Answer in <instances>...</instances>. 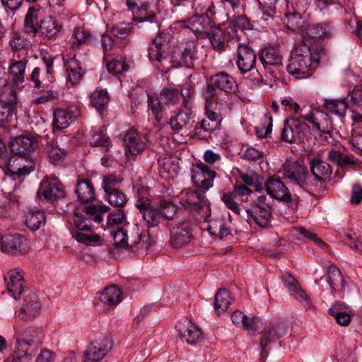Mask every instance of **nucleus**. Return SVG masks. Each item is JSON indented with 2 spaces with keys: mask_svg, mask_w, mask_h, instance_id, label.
<instances>
[{
  "mask_svg": "<svg viewBox=\"0 0 362 362\" xmlns=\"http://www.w3.org/2000/svg\"><path fill=\"white\" fill-rule=\"evenodd\" d=\"M325 49L322 46L311 47L309 40L301 41L291 52L288 72L296 78H307L317 66Z\"/></svg>",
  "mask_w": 362,
  "mask_h": 362,
  "instance_id": "obj_1",
  "label": "nucleus"
},
{
  "mask_svg": "<svg viewBox=\"0 0 362 362\" xmlns=\"http://www.w3.org/2000/svg\"><path fill=\"white\" fill-rule=\"evenodd\" d=\"M110 209L107 206L90 204L85 208L86 215L75 212L74 222L77 230L72 232L73 238L78 243L86 245L100 243L101 238L98 235H88L81 231H91L90 221H93L97 223H102L103 215Z\"/></svg>",
  "mask_w": 362,
  "mask_h": 362,
  "instance_id": "obj_2",
  "label": "nucleus"
},
{
  "mask_svg": "<svg viewBox=\"0 0 362 362\" xmlns=\"http://www.w3.org/2000/svg\"><path fill=\"white\" fill-rule=\"evenodd\" d=\"M238 90V84L234 78L228 74L221 71L212 75L207 80V85L202 91V95L206 101V106L209 108L216 101L219 92L235 93Z\"/></svg>",
  "mask_w": 362,
  "mask_h": 362,
  "instance_id": "obj_3",
  "label": "nucleus"
},
{
  "mask_svg": "<svg viewBox=\"0 0 362 362\" xmlns=\"http://www.w3.org/2000/svg\"><path fill=\"white\" fill-rule=\"evenodd\" d=\"M284 177L288 180L289 182L298 186L307 192L313 190V180L308 173L307 168L301 161H295L286 164L283 170Z\"/></svg>",
  "mask_w": 362,
  "mask_h": 362,
  "instance_id": "obj_4",
  "label": "nucleus"
},
{
  "mask_svg": "<svg viewBox=\"0 0 362 362\" xmlns=\"http://www.w3.org/2000/svg\"><path fill=\"white\" fill-rule=\"evenodd\" d=\"M171 35L160 33L153 40L148 49V59L163 65L171 53Z\"/></svg>",
  "mask_w": 362,
  "mask_h": 362,
  "instance_id": "obj_5",
  "label": "nucleus"
},
{
  "mask_svg": "<svg viewBox=\"0 0 362 362\" xmlns=\"http://www.w3.org/2000/svg\"><path fill=\"white\" fill-rule=\"evenodd\" d=\"M207 37L213 48L218 52L225 50L229 42H237L240 40L238 33L232 28H228L226 23L213 27L207 33Z\"/></svg>",
  "mask_w": 362,
  "mask_h": 362,
  "instance_id": "obj_6",
  "label": "nucleus"
},
{
  "mask_svg": "<svg viewBox=\"0 0 362 362\" xmlns=\"http://www.w3.org/2000/svg\"><path fill=\"white\" fill-rule=\"evenodd\" d=\"M309 7L308 0H291V6L285 13L284 23L288 30H298L303 24V16Z\"/></svg>",
  "mask_w": 362,
  "mask_h": 362,
  "instance_id": "obj_7",
  "label": "nucleus"
},
{
  "mask_svg": "<svg viewBox=\"0 0 362 362\" xmlns=\"http://www.w3.org/2000/svg\"><path fill=\"white\" fill-rule=\"evenodd\" d=\"M37 194H42L44 198L50 203L66 197L64 186L55 175L46 176L42 180Z\"/></svg>",
  "mask_w": 362,
  "mask_h": 362,
  "instance_id": "obj_8",
  "label": "nucleus"
},
{
  "mask_svg": "<svg viewBox=\"0 0 362 362\" xmlns=\"http://www.w3.org/2000/svg\"><path fill=\"white\" fill-rule=\"evenodd\" d=\"M9 148L13 155L28 158L38 146L36 136L27 134L16 136L9 142Z\"/></svg>",
  "mask_w": 362,
  "mask_h": 362,
  "instance_id": "obj_9",
  "label": "nucleus"
},
{
  "mask_svg": "<svg viewBox=\"0 0 362 362\" xmlns=\"http://www.w3.org/2000/svg\"><path fill=\"white\" fill-rule=\"evenodd\" d=\"M308 128L307 123L299 118L286 119L281 130V139L290 144L294 143L296 141L303 139Z\"/></svg>",
  "mask_w": 362,
  "mask_h": 362,
  "instance_id": "obj_10",
  "label": "nucleus"
},
{
  "mask_svg": "<svg viewBox=\"0 0 362 362\" xmlns=\"http://www.w3.org/2000/svg\"><path fill=\"white\" fill-rule=\"evenodd\" d=\"M191 173L194 185L204 191L208 190L213 186V181L216 174L215 171L202 163L193 165Z\"/></svg>",
  "mask_w": 362,
  "mask_h": 362,
  "instance_id": "obj_11",
  "label": "nucleus"
},
{
  "mask_svg": "<svg viewBox=\"0 0 362 362\" xmlns=\"http://www.w3.org/2000/svg\"><path fill=\"white\" fill-rule=\"evenodd\" d=\"M136 207L142 214L148 228L158 226L164 221L158 207L152 205L151 200L147 197H140L136 202Z\"/></svg>",
  "mask_w": 362,
  "mask_h": 362,
  "instance_id": "obj_12",
  "label": "nucleus"
},
{
  "mask_svg": "<svg viewBox=\"0 0 362 362\" xmlns=\"http://www.w3.org/2000/svg\"><path fill=\"white\" fill-rule=\"evenodd\" d=\"M181 204L191 210L202 211L205 214H207L209 210V202L204 194V190L200 189L185 190L181 199Z\"/></svg>",
  "mask_w": 362,
  "mask_h": 362,
  "instance_id": "obj_13",
  "label": "nucleus"
},
{
  "mask_svg": "<svg viewBox=\"0 0 362 362\" xmlns=\"http://www.w3.org/2000/svg\"><path fill=\"white\" fill-rule=\"evenodd\" d=\"M175 57L180 66L192 68L198 58L196 41L187 40L180 44Z\"/></svg>",
  "mask_w": 362,
  "mask_h": 362,
  "instance_id": "obj_14",
  "label": "nucleus"
},
{
  "mask_svg": "<svg viewBox=\"0 0 362 362\" xmlns=\"http://www.w3.org/2000/svg\"><path fill=\"white\" fill-rule=\"evenodd\" d=\"M28 62V52H23L21 55H12L8 67V76L15 85L24 82Z\"/></svg>",
  "mask_w": 362,
  "mask_h": 362,
  "instance_id": "obj_15",
  "label": "nucleus"
},
{
  "mask_svg": "<svg viewBox=\"0 0 362 362\" xmlns=\"http://www.w3.org/2000/svg\"><path fill=\"white\" fill-rule=\"evenodd\" d=\"M261 202V197H259L258 204L246 211L247 221L249 223L254 221L259 226L266 228L269 224L272 217V207L269 204H262Z\"/></svg>",
  "mask_w": 362,
  "mask_h": 362,
  "instance_id": "obj_16",
  "label": "nucleus"
},
{
  "mask_svg": "<svg viewBox=\"0 0 362 362\" xmlns=\"http://www.w3.org/2000/svg\"><path fill=\"white\" fill-rule=\"evenodd\" d=\"M112 341H90L84 351L83 362H98L112 349Z\"/></svg>",
  "mask_w": 362,
  "mask_h": 362,
  "instance_id": "obj_17",
  "label": "nucleus"
},
{
  "mask_svg": "<svg viewBox=\"0 0 362 362\" xmlns=\"http://www.w3.org/2000/svg\"><path fill=\"white\" fill-rule=\"evenodd\" d=\"M0 250L12 256L23 254V236L20 234H7L1 236Z\"/></svg>",
  "mask_w": 362,
  "mask_h": 362,
  "instance_id": "obj_18",
  "label": "nucleus"
},
{
  "mask_svg": "<svg viewBox=\"0 0 362 362\" xmlns=\"http://www.w3.org/2000/svg\"><path fill=\"white\" fill-rule=\"evenodd\" d=\"M41 310V303L37 296L30 293L24 298L23 304L18 313V317L25 321H30L39 315Z\"/></svg>",
  "mask_w": 362,
  "mask_h": 362,
  "instance_id": "obj_19",
  "label": "nucleus"
},
{
  "mask_svg": "<svg viewBox=\"0 0 362 362\" xmlns=\"http://www.w3.org/2000/svg\"><path fill=\"white\" fill-rule=\"evenodd\" d=\"M80 115L77 107H71L66 109L57 108L54 111L53 129H64L69 126Z\"/></svg>",
  "mask_w": 362,
  "mask_h": 362,
  "instance_id": "obj_20",
  "label": "nucleus"
},
{
  "mask_svg": "<svg viewBox=\"0 0 362 362\" xmlns=\"http://www.w3.org/2000/svg\"><path fill=\"white\" fill-rule=\"evenodd\" d=\"M22 158L23 157H21V158ZM21 160L22 161L23 159H16V161H18V167L9 169L6 177L3 180V182L4 184H9L10 182H15L14 189L18 187L23 181L25 176L30 174L35 168V164L33 161L28 160L27 158H25V160L28 164L22 165L20 163Z\"/></svg>",
  "mask_w": 362,
  "mask_h": 362,
  "instance_id": "obj_21",
  "label": "nucleus"
},
{
  "mask_svg": "<svg viewBox=\"0 0 362 362\" xmlns=\"http://www.w3.org/2000/svg\"><path fill=\"white\" fill-rule=\"evenodd\" d=\"M22 158L23 157H21V158ZM21 160L22 161L23 159H16V161H18V167L9 169L6 177L3 180V182L4 184H9L10 182H15L14 189L18 187L23 181L25 176L30 174L35 168V164L33 161L28 160L27 158H25V160L28 164L22 165L20 163Z\"/></svg>",
  "mask_w": 362,
  "mask_h": 362,
  "instance_id": "obj_22",
  "label": "nucleus"
},
{
  "mask_svg": "<svg viewBox=\"0 0 362 362\" xmlns=\"http://www.w3.org/2000/svg\"><path fill=\"white\" fill-rule=\"evenodd\" d=\"M265 188L271 197L285 202L291 201V194L285 184L279 178L270 177L265 182Z\"/></svg>",
  "mask_w": 362,
  "mask_h": 362,
  "instance_id": "obj_23",
  "label": "nucleus"
},
{
  "mask_svg": "<svg viewBox=\"0 0 362 362\" xmlns=\"http://www.w3.org/2000/svg\"><path fill=\"white\" fill-rule=\"evenodd\" d=\"M256 55L247 45L240 44L238 47L237 65L242 74L252 71L255 67Z\"/></svg>",
  "mask_w": 362,
  "mask_h": 362,
  "instance_id": "obj_24",
  "label": "nucleus"
},
{
  "mask_svg": "<svg viewBox=\"0 0 362 362\" xmlns=\"http://www.w3.org/2000/svg\"><path fill=\"white\" fill-rule=\"evenodd\" d=\"M310 168L313 177L312 178L310 176V180H313V183L315 185L313 187H317L318 183L322 184L328 180L332 173L329 164L317 158L310 161Z\"/></svg>",
  "mask_w": 362,
  "mask_h": 362,
  "instance_id": "obj_25",
  "label": "nucleus"
},
{
  "mask_svg": "<svg viewBox=\"0 0 362 362\" xmlns=\"http://www.w3.org/2000/svg\"><path fill=\"white\" fill-rule=\"evenodd\" d=\"M192 238L191 225L188 222H182L173 228L170 233V242L175 247H181L188 244Z\"/></svg>",
  "mask_w": 362,
  "mask_h": 362,
  "instance_id": "obj_26",
  "label": "nucleus"
},
{
  "mask_svg": "<svg viewBox=\"0 0 362 362\" xmlns=\"http://www.w3.org/2000/svg\"><path fill=\"white\" fill-rule=\"evenodd\" d=\"M215 24L214 20L207 14H195L188 20V28L199 36L206 35Z\"/></svg>",
  "mask_w": 362,
  "mask_h": 362,
  "instance_id": "obj_27",
  "label": "nucleus"
},
{
  "mask_svg": "<svg viewBox=\"0 0 362 362\" xmlns=\"http://www.w3.org/2000/svg\"><path fill=\"white\" fill-rule=\"evenodd\" d=\"M302 117L310 122L320 132L330 134L332 126L328 115L325 112L311 111Z\"/></svg>",
  "mask_w": 362,
  "mask_h": 362,
  "instance_id": "obj_28",
  "label": "nucleus"
},
{
  "mask_svg": "<svg viewBox=\"0 0 362 362\" xmlns=\"http://www.w3.org/2000/svg\"><path fill=\"white\" fill-rule=\"evenodd\" d=\"M98 300L107 310H111L122 301V291L115 285H110L100 293Z\"/></svg>",
  "mask_w": 362,
  "mask_h": 362,
  "instance_id": "obj_29",
  "label": "nucleus"
},
{
  "mask_svg": "<svg viewBox=\"0 0 362 362\" xmlns=\"http://www.w3.org/2000/svg\"><path fill=\"white\" fill-rule=\"evenodd\" d=\"M8 293L14 299L20 298L23 291V276L21 272L13 269L8 273V277L4 278Z\"/></svg>",
  "mask_w": 362,
  "mask_h": 362,
  "instance_id": "obj_30",
  "label": "nucleus"
},
{
  "mask_svg": "<svg viewBox=\"0 0 362 362\" xmlns=\"http://www.w3.org/2000/svg\"><path fill=\"white\" fill-rule=\"evenodd\" d=\"M64 66L66 71L67 81L75 85L78 83L85 73L81 62L76 59V56L64 60Z\"/></svg>",
  "mask_w": 362,
  "mask_h": 362,
  "instance_id": "obj_31",
  "label": "nucleus"
},
{
  "mask_svg": "<svg viewBox=\"0 0 362 362\" xmlns=\"http://www.w3.org/2000/svg\"><path fill=\"white\" fill-rule=\"evenodd\" d=\"M75 192L78 200L84 203L91 202L95 197L94 186L90 179L78 178Z\"/></svg>",
  "mask_w": 362,
  "mask_h": 362,
  "instance_id": "obj_32",
  "label": "nucleus"
},
{
  "mask_svg": "<svg viewBox=\"0 0 362 362\" xmlns=\"http://www.w3.org/2000/svg\"><path fill=\"white\" fill-rule=\"evenodd\" d=\"M124 144L127 148L126 153L129 152L132 155H136L144 151L146 148L145 142L141 139L137 132L129 129L124 135Z\"/></svg>",
  "mask_w": 362,
  "mask_h": 362,
  "instance_id": "obj_33",
  "label": "nucleus"
},
{
  "mask_svg": "<svg viewBox=\"0 0 362 362\" xmlns=\"http://www.w3.org/2000/svg\"><path fill=\"white\" fill-rule=\"evenodd\" d=\"M133 20L139 23L149 22L153 24L156 28L158 27L157 16L154 11L150 8V6L146 2H142L139 7L134 10Z\"/></svg>",
  "mask_w": 362,
  "mask_h": 362,
  "instance_id": "obj_34",
  "label": "nucleus"
},
{
  "mask_svg": "<svg viewBox=\"0 0 362 362\" xmlns=\"http://www.w3.org/2000/svg\"><path fill=\"white\" fill-rule=\"evenodd\" d=\"M35 354V350L31 348L29 341H16L13 354L10 356L14 357L18 362H30Z\"/></svg>",
  "mask_w": 362,
  "mask_h": 362,
  "instance_id": "obj_35",
  "label": "nucleus"
},
{
  "mask_svg": "<svg viewBox=\"0 0 362 362\" xmlns=\"http://www.w3.org/2000/svg\"><path fill=\"white\" fill-rule=\"evenodd\" d=\"M39 17V8L35 6H32L28 8L24 18V30L27 35L31 37H35L36 35L40 28Z\"/></svg>",
  "mask_w": 362,
  "mask_h": 362,
  "instance_id": "obj_36",
  "label": "nucleus"
},
{
  "mask_svg": "<svg viewBox=\"0 0 362 362\" xmlns=\"http://www.w3.org/2000/svg\"><path fill=\"white\" fill-rule=\"evenodd\" d=\"M322 106L329 113L343 118L346 116L349 103L344 98L340 99H324Z\"/></svg>",
  "mask_w": 362,
  "mask_h": 362,
  "instance_id": "obj_37",
  "label": "nucleus"
},
{
  "mask_svg": "<svg viewBox=\"0 0 362 362\" xmlns=\"http://www.w3.org/2000/svg\"><path fill=\"white\" fill-rule=\"evenodd\" d=\"M192 119L193 115L191 109H186V111H180L175 115L172 116L168 121V124L173 131L179 132L188 126Z\"/></svg>",
  "mask_w": 362,
  "mask_h": 362,
  "instance_id": "obj_38",
  "label": "nucleus"
},
{
  "mask_svg": "<svg viewBox=\"0 0 362 362\" xmlns=\"http://www.w3.org/2000/svg\"><path fill=\"white\" fill-rule=\"evenodd\" d=\"M259 59L265 69L282 65V57L274 47L264 48L259 54Z\"/></svg>",
  "mask_w": 362,
  "mask_h": 362,
  "instance_id": "obj_39",
  "label": "nucleus"
},
{
  "mask_svg": "<svg viewBox=\"0 0 362 362\" xmlns=\"http://www.w3.org/2000/svg\"><path fill=\"white\" fill-rule=\"evenodd\" d=\"M61 28L62 25L57 20L51 16H47L40 21L39 30L48 39H53L57 36Z\"/></svg>",
  "mask_w": 362,
  "mask_h": 362,
  "instance_id": "obj_40",
  "label": "nucleus"
},
{
  "mask_svg": "<svg viewBox=\"0 0 362 362\" xmlns=\"http://www.w3.org/2000/svg\"><path fill=\"white\" fill-rule=\"evenodd\" d=\"M288 331V325L283 321L271 324L263 331L264 339H278L284 337Z\"/></svg>",
  "mask_w": 362,
  "mask_h": 362,
  "instance_id": "obj_41",
  "label": "nucleus"
},
{
  "mask_svg": "<svg viewBox=\"0 0 362 362\" xmlns=\"http://www.w3.org/2000/svg\"><path fill=\"white\" fill-rule=\"evenodd\" d=\"M176 332L177 333V337L181 339L185 338L189 339H199L203 337V332L202 329L196 326L195 325H185L182 322H179L175 326Z\"/></svg>",
  "mask_w": 362,
  "mask_h": 362,
  "instance_id": "obj_42",
  "label": "nucleus"
},
{
  "mask_svg": "<svg viewBox=\"0 0 362 362\" xmlns=\"http://www.w3.org/2000/svg\"><path fill=\"white\" fill-rule=\"evenodd\" d=\"M307 37H304L302 41L305 40H309L311 47H315L316 46H321L317 44H312V41L315 39H320L329 37L330 35V30L328 25L323 24L312 25L309 26L307 30Z\"/></svg>",
  "mask_w": 362,
  "mask_h": 362,
  "instance_id": "obj_43",
  "label": "nucleus"
},
{
  "mask_svg": "<svg viewBox=\"0 0 362 362\" xmlns=\"http://www.w3.org/2000/svg\"><path fill=\"white\" fill-rule=\"evenodd\" d=\"M234 299L230 292L225 289H219L214 297V309L220 315L226 311L228 306L233 302Z\"/></svg>",
  "mask_w": 362,
  "mask_h": 362,
  "instance_id": "obj_44",
  "label": "nucleus"
},
{
  "mask_svg": "<svg viewBox=\"0 0 362 362\" xmlns=\"http://www.w3.org/2000/svg\"><path fill=\"white\" fill-rule=\"evenodd\" d=\"M327 282L330 287L334 291L343 290L345 281L340 270L334 265H331L327 269Z\"/></svg>",
  "mask_w": 362,
  "mask_h": 362,
  "instance_id": "obj_45",
  "label": "nucleus"
},
{
  "mask_svg": "<svg viewBox=\"0 0 362 362\" xmlns=\"http://www.w3.org/2000/svg\"><path fill=\"white\" fill-rule=\"evenodd\" d=\"M194 93V84L188 78L182 84L180 88V95L182 98V104L185 109L192 108Z\"/></svg>",
  "mask_w": 362,
  "mask_h": 362,
  "instance_id": "obj_46",
  "label": "nucleus"
},
{
  "mask_svg": "<svg viewBox=\"0 0 362 362\" xmlns=\"http://www.w3.org/2000/svg\"><path fill=\"white\" fill-rule=\"evenodd\" d=\"M45 223V216L43 211L40 210L28 211L26 215L25 225L30 230L32 231H35L38 230L42 224H44Z\"/></svg>",
  "mask_w": 362,
  "mask_h": 362,
  "instance_id": "obj_47",
  "label": "nucleus"
},
{
  "mask_svg": "<svg viewBox=\"0 0 362 362\" xmlns=\"http://www.w3.org/2000/svg\"><path fill=\"white\" fill-rule=\"evenodd\" d=\"M109 100V94L105 89L97 88L90 95V103L99 112H101L104 109Z\"/></svg>",
  "mask_w": 362,
  "mask_h": 362,
  "instance_id": "obj_48",
  "label": "nucleus"
},
{
  "mask_svg": "<svg viewBox=\"0 0 362 362\" xmlns=\"http://www.w3.org/2000/svg\"><path fill=\"white\" fill-rule=\"evenodd\" d=\"M206 117L202 119L201 122L206 130H208L209 135L211 132L219 128L222 117L221 115L216 112L211 111L207 108Z\"/></svg>",
  "mask_w": 362,
  "mask_h": 362,
  "instance_id": "obj_49",
  "label": "nucleus"
},
{
  "mask_svg": "<svg viewBox=\"0 0 362 362\" xmlns=\"http://www.w3.org/2000/svg\"><path fill=\"white\" fill-rule=\"evenodd\" d=\"M226 25L237 33L238 30L245 31L253 29L252 23L245 15L234 16L226 23Z\"/></svg>",
  "mask_w": 362,
  "mask_h": 362,
  "instance_id": "obj_50",
  "label": "nucleus"
},
{
  "mask_svg": "<svg viewBox=\"0 0 362 362\" xmlns=\"http://www.w3.org/2000/svg\"><path fill=\"white\" fill-rule=\"evenodd\" d=\"M160 98L166 105H177L180 102V91L177 88L168 86L160 93Z\"/></svg>",
  "mask_w": 362,
  "mask_h": 362,
  "instance_id": "obj_51",
  "label": "nucleus"
},
{
  "mask_svg": "<svg viewBox=\"0 0 362 362\" xmlns=\"http://www.w3.org/2000/svg\"><path fill=\"white\" fill-rule=\"evenodd\" d=\"M259 8L262 11L261 18L264 21H267L273 18L276 13V4L278 0H256Z\"/></svg>",
  "mask_w": 362,
  "mask_h": 362,
  "instance_id": "obj_52",
  "label": "nucleus"
},
{
  "mask_svg": "<svg viewBox=\"0 0 362 362\" xmlns=\"http://www.w3.org/2000/svg\"><path fill=\"white\" fill-rule=\"evenodd\" d=\"M115 247L117 249H127L129 247V233L127 230L119 228L111 231Z\"/></svg>",
  "mask_w": 362,
  "mask_h": 362,
  "instance_id": "obj_53",
  "label": "nucleus"
},
{
  "mask_svg": "<svg viewBox=\"0 0 362 362\" xmlns=\"http://www.w3.org/2000/svg\"><path fill=\"white\" fill-rule=\"evenodd\" d=\"M147 103L148 110L151 111L155 119L159 122L163 117V105L161 101L158 96L148 94Z\"/></svg>",
  "mask_w": 362,
  "mask_h": 362,
  "instance_id": "obj_54",
  "label": "nucleus"
},
{
  "mask_svg": "<svg viewBox=\"0 0 362 362\" xmlns=\"http://www.w3.org/2000/svg\"><path fill=\"white\" fill-rule=\"evenodd\" d=\"M163 220H173L176 214L177 206L167 200H160L157 206Z\"/></svg>",
  "mask_w": 362,
  "mask_h": 362,
  "instance_id": "obj_55",
  "label": "nucleus"
},
{
  "mask_svg": "<svg viewBox=\"0 0 362 362\" xmlns=\"http://www.w3.org/2000/svg\"><path fill=\"white\" fill-rule=\"evenodd\" d=\"M46 151L49 159L54 162L63 160L66 154V150L59 147L54 141L47 144Z\"/></svg>",
  "mask_w": 362,
  "mask_h": 362,
  "instance_id": "obj_56",
  "label": "nucleus"
},
{
  "mask_svg": "<svg viewBox=\"0 0 362 362\" xmlns=\"http://www.w3.org/2000/svg\"><path fill=\"white\" fill-rule=\"evenodd\" d=\"M42 69H45L46 73L42 76V81L52 82L54 80V57L49 54H45L42 58Z\"/></svg>",
  "mask_w": 362,
  "mask_h": 362,
  "instance_id": "obj_57",
  "label": "nucleus"
},
{
  "mask_svg": "<svg viewBox=\"0 0 362 362\" xmlns=\"http://www.w3.org/2000/svg\"><path fill=\"white\" fill-rule=\"evenodd\" d=\"M109 203L118 209L123 208L127 202V196L122 191L117 189L105 193Z\"/></svg>",
  "mask_w": 362,
  "mask_h": 362,
  "instance_id": "obj_58",
  "label": "nucleus"
},
{
  "mask_svg": "<svg viewBox=\"0 0 362 362\" xmlns=\"http://www.w3.org/2000/svg\"><path fill=\"white\" fill-rule=\"evenodd\" d=\"M256 134L258 137L265 138L267 137L271 132L272 129V117L269 114L267 113L262 119V124L255 127Z\"/></svg>",
  "mask_w": 362,
  "mask_h": 362,
  "instance_id": "obj_59",
  "label": "nucleus"
},
{
  "mask_svg": "<svg viewBox=\"0 0 362 362\" xmlns=\"http://www.w3.org/2000/svg\"><path fill=\"white\" fill-rule=\"evenodd\" d=\"M10 46L13 50V54L21 55L23 52H28V42L18 34H14L10 41Z\"/></svg>",
  "mask_w": 362,
  "mask_h": 362,
  "instance_id": "obj_60",
  "label": "nucleus"
},
{
  "mask_svg": "<svg viewBox=\"0 0 362 362\" xmlns=\"http://www.w3.org/2000/svg\"><path fill=\"white\" fill-rule=\"evenodd\" d=\"M91 146H102L105 151H108L110 146V138L102 131L93 133L90 139Z\"/></svg>",
  "mask_w": 362,
  "mask_h": 362,
  "instance_id": "obj_61",
  "label": "nucleus"
},
{
  "mask_svg": "<svg viewBox=\"0 0 362 362\" xmlns=\"http://www.w3.org/2000/svg\"><path fill=\"white\" fill-rule=\"evenodd\" d=\"M132 32V27L130 23L121 22L114 25L111 30L110 33L116 39H125Z\"/></svg>",
  "mask_w": 362,
  "mask_h": 362,
  "instance_id": "obj_62",
  "label": "nucleus"
},
{
  "mask_svg": "<svg viewBox=\"0 0 362 362\" xmlns=\"http://www.w3.org/2000/svg\"><path fill=\"white\" fill-rule=\"evenodd\" d=\"M336 308H330L328 310L329 315H332L337 322L341 326H347L351 320V310L346 311H336Z\"/></svg>",
  "mask_w": 362,
  "mask_h": 362,
  "instance_id": "obj_63",
  "label": "nucleus"
},
{
  "mask_svg": "<svg viewBox=\"0 0 362 362\" xmlns=\"http://www.w3.org/2000/svg\"><path fill=\"white\" fill-rule=\"evenodd\" d=\"M346 244L351 248L362 252V239L355 232L349 230L345 233Z\"/></svg>",
  "mask_w": 362,
  "mask_h": 362,
  "instance_id": "obj_64",
  "label": "nucleus"
}]
</instances>
